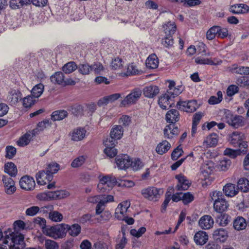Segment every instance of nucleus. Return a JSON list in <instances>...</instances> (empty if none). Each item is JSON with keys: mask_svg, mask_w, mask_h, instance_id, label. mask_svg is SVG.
<instances>
[{"mask_svg": "<svg viewBox=\"0 0 249 249\" xmlns=\"http://www.w3.org/2000/svg\"><path fill=\"white\" fill-rule=\"evenodd\" d=\"M194 199V196L191 193L186 192L182 193V201L183 204L185 205L188 204L193 201Z\"/></svg>", "mask_w": 249, "mask_h": 249, "instance_id": "63", "label": "nucleus"}, {"mask_svg": "<svg viewBox=\"0 0 249 249\" xmlns=\"http://www.w3.org/2000/svg\"><path fill=\"white\" fill-rule=\"evenodd\" d=\"M142 95V91L139 89H135L127 95L121 102L124 107L134 104L139 100Z\"/></svg>", "mask_w": 249, "mask_h": 249, "instance_id": "11", "label": "nucleus"}, {"mask_svg": "<svg viewBox=\"0 0 249 249\" xmlns=\"http://www.w3.org/2000/svg\"><path fill=\"white\" fill-rule=\"evenodd\" d=\"M194 239L197 245H203L208 240V235L205 231H199L195 234Z\"/></svg>", "mask_w": 249, "mask_h": 249, "instance_id": "32", "label": "nucleus"}, {"mask_svg": "<svg viewBox=\"0 0 249 249\" xmlns=\"http://www.w3.org/2000/svg\"><path fill=\"white\" fill-rule=\"evenodd\" d=\"M44 88V85L42 84L36 85L32 89V95L36 99L39 98L43 93Z\"/></svg>", "mask_w": 249, "mask_h": 249, "instance_id": "48", "label": "nucleus"}, {"mask_svg": "<svg viewBox=\"0 0 249 249\" xmlns=\"http://www.w3.org/2000/svg\"><path fill=\"white\" fill-rule=\"evenodd\" d=\"M51 123L48 120H45L39 122L36 128L32 130H36L35 135H37L40 131H43L45 128L50 127Z\"/></svg>", "mask_w": 249, "mask_h": 249, "instance_id": "49", "label": "nucleus"}, {"mask_svg": "<svg viewBox=\"0 0 249 249\" xmlns=\"http://www.w3.org/2000/svg\"><path fill=\"white\" fill-rule=\"evenodd\" d=\"M218 26H214L211 27L207 32L206 37L209 40L213 39L216 36H217Z\"/></svg>", "mask_w": 249, "mask_h": 249, "instance_id": "60", "label": "nucleus"}, {"mask_svg": "<svg viewBox=\"0 0 249 249\" xmlns=\"http://www.w3.org/2000/svg\"><path fill=\"white\" fill-rule=\"evenodd\" d=\"M171 144L166 140H163L159 143L156 147V152L160 155L167 153L171 148Z\"/></svg>", "mask_w": 249, "mask_h": 249, "instance_id": "35", "label": "nucleus"}, {"mask_svg": "<svg viewBox=\"0 0 249 249\" xmlns=\"http://www.w3.org/2000/svg\"><path fill=\"white\" fill-rule=\"evenodd\" d=\"M147 68L151 69H156L159 65V60L155 54H151L146 59L145 62Z\"/></svg>", "mask_w": 249, "mask_h": 249, "instance_id": "41", "label": "nucleus"}, {"mask_svg": "<svg viewBox=\"0 0 249 249\" xmlns=\"http://www.w3.org/2000/svg\"><path fill=\"white\" fill-rule=\"evenodd\" d=\"M124 130L121 125L114 126L111 130L110 137L107 138L106 141H111V140H119L123 136Z\"/></svg>", "mask_w": 249, "mask_h": 249, "instance_id": "29", "label": "nucleus"}, {"mask_svg": "<svg viewBox=\"0 0 249 249\" xmlns=\"http://www.w3.org/2000/svg\"><path fill=\"white\" fill-rule=\"evenodd\" d=\"M77 68L79 72L83 75L89 74L91 71V66L88 64H80Z\"/></svg>", "mask_w": 249, "mask_h": 249, "instance_id": "61", "label": "nucleus"}, {"mask_svg": "<svg viewBox=\"0 0 249 249\" xmlns=\"http://www.w3.org/2000/svg\"><path fill=\"white\" fill-rule=\"evenodd\" d=\"M209 196L211 200L214 201L213 207L215 212L221 213L227 210L229 203L224 198L221 192L213 191L210 193Z\"/></svg>", "mask_w": 249, "mask_h": 249, "instance_id": "1", "label": "nucleus"}, {"mask_svg": "<svg viewBox=\"0 0 249 249\" xmlns=\"http://www.w3.org/2000/svg\"><path fill=\"white\" fill-rule=\"evenodd\" d=\"M19 183L20 188L26 191L33 190L36 186L34 178L27 175L22 177L20 178Z\"/></svg>", "mask_w": 249, "mask_h": 249, "instance_id": "13", "label": "nucleus"}, {"mask_svg": "<svg viewBox=\"0 0 249 249\" xmlns=\"http://www.w3.org/2000/svg\"><path fill=\"white\" fill-rule=\"evenodd\" d=\"M13 228L15 231H20L21 230H29V226H27L25 223L21 220L15 221L13 223Z\"/></svg>", "mask_w": 249, "mask_h": 249, "instance_id": "51", "label": "nucleus"}, {"mask_svg": "<svg viewBox=\"0 0 249 249\" xmlns=\"http://www.w3.org/2000/svg\"><path fill=\"white\" fill-rule=\"evenodd\" d=\"M245 135L239 131H234L228 135V141L233 147L241 149L243 153H246L248 148V143L245 141Z\"/></svg>", "mask_w": 249, "mask_h": 249, "instance_id": "2", "label": "nucleus"}, {"mask_svg": "<svg viewBox=\"0 0 249 249\" xmlns=\"http://www.w3.org/2000/svg\"><path fill=\"white\" fill-rule=\"evenodd\" d=\"M214 224L213 218L211 215H204L202 216L198 221L199 226L203 230H209L211 229Z\"/></svg>", "mask_w": 249, "mask_h": 249, "instance_id": "17", "label": "nucleus"}, {"mask_svg": "<svg viewBox=\"0 0 249 249\" xmlns=\"http://www.w3.org/2000/svg\"><path fill=\"white\" fill-rule=\"evenodd\" d=\"M197 52L198 53H204L202 55L210 56L212 54L210 52L206 53V46L203 43H199L198 48L196 49L195 46L191 45L187 49V53L189 55H192Z\"/></svg>", "mask_w": 249, "mask_h": 249, "instance_id": "21", "label": "nucleus"}, {"mask_svg": "<svg viewBox=\"0 0 249 249\" xmlns=\"http://www.w3.org/2000/svg\"><path fill=\"white\" fill-rule=\"evenodd\" d=\"M214 169V163L209 160H206L202 164L199 172V176L202 180L208 178Z\"/></svg>", "mask_w": 249, "mask_h": 249, "instance_id": "12", "label": "nucleus"}, {"mask_svg": "<svg viewBox=\"0 0 249 249\" xmlns=\"http://www.w3.org/2000/svg\"><path fill=\"white\" fill-rule=\"evenodd\" d=\"M96 216L95 219L98 222L107 221L111 217L110 213L107 211H105L104 212L101 213L100 215H96Z\"/></svg>", "mask_w": 249, "mask_h": 249, "instance_id": "59", "label": "nucleus"}, {"mask_svg": "<svg viewBox=\"0 0 249 249\" xmlns=\"http://www.w3.org/2000/svg\"><path fill=\"white\" fill-rule=\"evenodd\" d=\"M121 97L120 93H114L108 96H106L100 99L98 101V105L99 106H103L107 105L109 103H112Z\"/></svg>", "mask_w": 249, "mask_h": 249, "instance_id": "33", "label": "nucleus"}, {"mask_svg": "<svg viewBox=\"0 0 249 249\" xmlns=\"http://www.w3.org/2000/svg\"><path fill=\"white\" fill-rule=\"evenodd\" d=\"M238 189L243 192L249 191V181L246 178H241L237 182Z\"/></svg>", "mask_w": 249, "mask_h": 249, "instance_id": "47", "label": "nucleus"}, {"mask_svg": "<svg viewBox=\"0 0 249 249\" xmlns=\"http://www.w3.org/2000/svg\"><path fill=\"white\" fill-rule=\"evenodd\" d=\"M229 10L234 14H245L249 11V7L243 3H239L230 6Z\"/></svg>", "mask_w": 249, "mask_h": 249, "instance_id": "26", "label": "nucleus"}, {"mask_svg": "<svg viewBox=\"0 0 249 249\" xmlns=\"http://www.w3.org/2000/svg\"><path fill=\"white\" fill-rule=\"evenodd\" d=\"M213 235L215 240L221 242H225L229 237L227 230L223 228H219L214 230Z\"/></svg>", "mask_w": 249, "mask_h": 249, "instance_id": "27", "label": "nucleus"}, {"mask_svg": "<svg viewBox=\"0 0 249 249\" xmlns=\"http://www.w3.org/2000/svg\"><path fill=\"white\" fill-rule=\"evenodd\" d=\"M68 115L67 111L59 110L53 112L51 115V119L53 121H60L66 118Z\"/></svg>", "mask_w": 249, "mask_h": 249, "instance_id": "43", "label": "nucleus"}, {"mask_svg": "<svg viewBox=\"0 0 249 249\" xmlns=\"http://www.w3.org/2000/svg\"><path fill=\"white\" fill-rule=\"evenodd\" d=\"M195 62L200 65H219L221 64L222 61L218 58H205L202 56H198L195 59Z\"/></svg>", "mask_w": 249, "mask_h": 249, "instance_id": "20", "label": "nucleus"}, {"mask_svg": "<svg viewBox=\"0 0 249 249\" xmlns=\"http://www.w3.org/2000/svg\"><path fill=\"white\" fill-rule=\"evenodd\" d=\"M46 169L53 176L60 170V165L56 162H52L47 165Z\"/></svg>", "mask_w": 249, "mask_h": 249, "instance_id": "57", "label": "nucleus"}, {"mask_svg": "<svg viewBox=\"0 0 249 249\" xmlns=\"http://www.w3.org/2000/svg\"><path fill=\"white\" fill-rule=\"evenodd\" d=\"M86 160V157L84 156H79L74 159L71 163V166L72 168H77L82 166Z\"/></svg>", "mask_w": 249, "mask_h": 249, "instance_id": "58", "label": "nucleus"}, {"mask_svg": "<svg viewBox=\"0 0 249 249\" xmlns=\"http://www.w3.org/2000/svg\"><path fill=\"white\" fill-rule=\"evenodd\" d=\"M231 217L228 214L223 213L221 214L217 219V222L218 223L220 226L225 227L230 222Z\"/></svg>", "mask_w": 249, "mask_h": 249, "instance_id": "50", "label": "nucleus"}, {"mask_svg": "<svg viewBox=\"0 0 249 249\" xmlns=\"http://www.w3.org/2000/svg\"><path fill=\"white\" fill-rule=\"evenodd\" d=\"M21 96L22 94L19 90L11 89L7 95V102L11 105H15L21 99Z\"/></svg>", "mask_w": 249, "mask_h": 249, "instance_id": "19", "label": "nucleus"}, {"mask_svg": "<svg viewBox=\"0 0 249 249\" xmlns=\"http://www.w3.org/2000/svg\"><path fill=\"white\" fill-rule=\"evenodd\" d=\"M53 176L47 172V170L38 172L36 174L37 183L41 185H43L50 182L53 179Z\"/></svg>", "mask_w": 249, "mask_h": 249, "instance_id": "15", "label": "nucleus"}, {"mask_svg": "<svg viewBox=\"0 0 249 249\" xmlns=\"http://www.w3.org/2000/svg\"><path fill=\"white\" fill-rule=\"evenodd\" d=\"M230 71L233 73L240 74H249V67H238L235 65H233L231 68Z\"/></svg>", "mask_w": 249, "mask_h": 249, "instance_id": "46", "label": "nucleus"}, {"mask_svg": "<svg viewBox=\"0 0 249 249\" xmlns=\"http://www.w3.org/2000/svg\"><path fill=\"white\" fill-rule=\"evenodd\" d=\"M163 192L162 189L153 186L144 188L141 191L142 194L144 198L153 201H157L163 194Z\"/></svg>", "mask_w": 249, "mask_h": 249, "instance_id": "8", "label": "nucleus"}, {"mask_svg": "<svg viewBox=\"0 0 249 249\" xmlns=\"http://www.w3.org/2000/svg\"><path fill=\"white\" fill-rule=\"evenodd\" d=\"M4 172L11 177H15L17 174V169L15 164L12 162H7L4 165Z\"/></svg>", "mask_w": 249, "mask_h": 249, "instance_id": "42", "label": "nucleus"}, {"mask_svg": "<svg viewBox=\"0 0 249 249\" xmlns=\"http://www.w3.org/2000/svg\"><path fill=\"white\" fill-rule=\"evenodd\" d=\"M64 223L57 224L54 226H47L43 229V233L54 239L62 238L66 236Z\"/></svg>", "mask_w": 249, "mask_h": 249, "instance_id": "3", "label": "nucleus"}, {"mask_svg": "<svg viewBox=\"0 0 249 249\" xmlns=\"http://www.w3.org/2000/svg\"><path fill=\"white\" fill-rule=\"evenodd\" d=\"M183 90L182 86L175 87V82L173 81H169L168 89L166 92L172 99L180 94Z\"/></svg>", "mask_w": 249, "mask_h": 249, "instance_id": "18", "label": "nucleus"}, {"mask_svg": "<svg viewBox=\"0 0 249 249\" xmlns=\"http://www.w3.org/2000/svg\"><path fill=\"white\" fill-rule=\"evenodd\" d=\"M36 101V99L32 95H28L22 99L23 106L26 108L30 107L34 105Z\"/></svg>", "mask_w": 249, "mask_h": 249, "instance_id": "56", "label": "nucleus"}, {"mask_svg": "<svg viewBox=\"0 0 249 249\" xmlns=\"http://www.w3.org/2000/svg\"><path fill=\"white\" fill-rule=\"evenodd\" d=\"M77 68L76 64L73 62H70L66 63L62 68L64 72L69 74L72 72Z\"/></svg>", "mask_w": 249, "mask_h": 249, "instance_id": "53", "label": "nucleus"}, {"mask_svg": "<svg viewBox=\"0 0 249 249\" xmlns=\"http://www.w3.org/2000/svg\"><path fill=\"white\" fill-rule=\"evenodd\" d=\"M2 180L4 186L6 193L8 195L13 194L16 190L15 182L13 179L8 176H3Z\"/></svg>", "mask_w": 249, "mask_h": 249, "instance_id": "16", "label": "nucleus"}, {"mask_svg": "<svg viewBox=\"0 0 249 249\" xmlns=\"http://www.w3.org/2000/svg\"><path fill=\"white\" fill-rule=\"evenodd\" d=\"M91 71L96 74H99L104 70L103 65L100 62H95L91 65Z\"/></svg>", "mask_w": 249, "mask_h": 249, "instance_id": "62", "label": "nucleus"}, {"mask_svg": "<svg viewBox=\"0 0 249 249\" xmlns=\"http://www.w3.org/2000/svg\"><path fill=\"white\" fill-rule=\"evenodd\" d=\"M242 153H243V151L241 150V149L234 150L230 148H226L224 151L225 155L228 156L231 158H235Z\"/></svg>", "mask_w": 249, "mask_h": 249, "instance_id": "52", "label": "nucleus"}, {"mask_svg": "<svg viewBox=\"0 0 249 249\" xmlns=\"http://www.w3.org/2000/svg\"><path fill=\"white\" fill-rule=\"evenodd\" d=\"M130 206V202L129 200L120 203L115 209V217L118 220L124 219L126 215H129Z\"/></svg>", "mask_w": 249, "mask_h": 249, "instance_id": "9", "label": "nucleus"}, {"mask_svg": "<svg viewBox=\"0 0 249 249\" xmlns=\"http://www.w3.org/2000/svg\"><path fill=\"white\" fill-rule=\"evenodd\" d=\"M159 92V89L156 86L151 85L145 87L143 89V93L145 97L152 98Z\"/></svg>", "mask_w": 249, "mask_h": 249, "instance_id": "34", "label": "nucleus"}, {"mask_svg": "<svg viewBox=\"0 0 249 249\" xmlns=\"http://www.w3.org/2000/svg\"><path fill=\"white\" fill-rule=\"evenodd\" d=\"M223 99L222 92L218 91L216 95L212 96L208 100V103L210 105H215L219 103Z\"/></svg>", "mask_w": 249, "mask_h": 249, "instance_id": "54", "label": "nucleus"}, {"mask_svg": "<svg viewBox=\"0 0 249 249\" xmlns=\"http://www.w3.org/2000/svg\"><path fill=\"white\" fill-rule=\"evenodd\" d=\"M164 137L167 139H172L177 136L179 132V129L175 124H170L165 126L163 130Z\"/></svg>", "mask_w": 249, "mask_h": 249, "instance_id": "25", "label": "nucleus"}, {"mask_svg": "<svg viewBox=\"0 0 249 249\" xmlns=\"http://www.w3.org/2000/svg\"><path fill=\"white\" fill-rule=\"evenodd\" d=\"M176 178L178 183L176 186V189L178 191L186 190L189 187L191 183L187 178L182 174L176 176Z\"/></svg>", "mask_w": 249, "mask_h": 249, "instance_id": "22", "label": "nucleus"}, {"mask_svg": "<svg viewBox=\"0 0 249 249\" xmlns=\"http://www.w3.org/2000/svg\"><path fill=\"white\" fill-rule=\"evenodd\" d=\"M177 108L178 109L187 112H193L198 108L199 106L196 100L188 101H179L177 104Z\"/></svg>", "mask_w": 249, "mask_h": 249, "instance_id": "10", "label": "nucleus"}, {"mask_svg": "<svg viewBox=\"0 0 249 249\" xmlns=\"http://www.w3.org/2000/svg\"><path fill=\"white\" fill-rule=\"evenodd\" d=\"M36 130H30L22 135L18 141L17 143L19 146H25L32 140L35 135Z\"/></svg>", "mask_w": 249, "mask_h": 249, "instance_id": "23", "label": "nucleus"}, {"mask_svg": "<svg viewBox=\"0 0 249 249\" xmlns=\"http://www.w3.org/2000/svg\"><path fill=\"white\" fill-rule=\"evenodd\" d=\"M115 162L118 168L125 170L130 167L131 159L127 155H119L115 158Z\"/></svg>", "mask_w": 249, "mask_h": 249, "instance_id": "14", "label": "nucleus"}, {"mask_svg": "<svg viewBox=\"0 0 249 249\" xmlns=\"http://www.w3.org/2000/svg\"><path fill=\"white\" fill-rule=\"evenodd\" d=\"M4 233L5 234V239L3 241L4 244H7L9 241H11L10 249H22L24 242V237L22 235L14 236L11 229H8Z\"/></svg>", "mask_w": 249, "mask_h": 249, "instance_id": "4", "label": "nucleus"}, {"mask_svg": "<svg viewBox=\"0 0 249 249\" xmlns=\"http://www.w3.org/2000/svg\"><path fill=\"white\" fill-rule=\"evenodd\" d=\"M126 71V72H122L121 74L124 76H128L131 75H135L138 74L140 72V71L139 70L138 67L137 65L132 63L129 64L123 71Z\"/></svg>", "mask_w": 249, "mask_h": 249, "instance_id": "39", "label": "nucleus"}, {"mask_svg": "<svg viewBox=\"0 0 249 249\" xmlns=\"http://www.w3.org/2000/svg\"><path fill=\"white\" fill-rule=\"evenodd\" d=\"M163 28L166 36H172L176 31V25L174 22L169 21L163 25Z\"/></svg>", "mask_w": 249, "mask_h": 249, "instance_id": "44", "label": "nucleus"}, {"mask_svg": "<svg viewBox=\"0 0 249 249\" xmlns=\"http://www.w3.org/2000/svg\"><path fill=\"white\" fill-rule=\"evenodd\" d=\"M223 191L226 196L233 197L238 193V189L235 188L234 184L232 183L226 184L223 188Z\"/></svg>", "mask_w": 249, "mask_h": 249, "instance_id": "36", "label": "nucleus"}, {"mask_svg": "<svg viewBox=\"0 0 249 249\" xmlns=\"http://www.w3.org/2000/svg\"><path fill=\"white\" fill-rule=\"evenodd\" d=\"M86 130L84 128L78 127L74 129L72 133L71 139L74 141L82 140L86 136Z\"/></svg>", "mask_w": 249, "mask_h": 249, "instance_id": "37", "label": "nucleus"}, {"mask_svg": "<svg viewBox=\"0 0 249 249\" xmlns=\"http://www.w3.org/2000/svg\"><path fill=\"white\" fill-rule=\"evenodd\" d=\"M143 163L139 159H131L130 166L133 170L137 171L140 169L143 166Z\"/></svg>", "mask_w": 249, "mask_h": 249, "instance_id": "64", "label": "nucleus"}, {"mask_svg": "<svg viewBox=\"0 0 249 249\" xmlns=\"http://www.w3.org/2000/svg\"><path fill=\"white\" fill-rule=\"evenodd\" d=\"M165 118L167 122L174 124L178 121L179 114L178 110L171 109L166 113Z\"/></svg>", "mask_w": 249, "mask_h": 249, "instance_id": "38", "label": "nucleus"}, {"mask_svg": "<svg viewBox=\"0 0 249 249\" xmlns=\"http://www.w3.org/2000/svg\"><path fill=\"white\" fill-rule=\"evenodd\" d=\"M104 143L106 146L104 149L105 153L110 158L115 157L117 154V150L114 148L115 145L114 141L112 140L111 141L105 140Z\"/></svg>", "mask_w": 249, "mask_h": 249, "instance_id": "24", "label": "nucleus"}, {"mask_svg": "<svg viewBox=\"0 0 249 249\" xmlns=\"http://www.w3.org/2000/svg\"><path fill=\"white\" fill-rule=\"evenodd\" d=\"M218 141V136L216 133H212L206 137L203 141V145L207 147L215 146Z\"/></svg>", "mask_w": 249, "mask_h": 249, "instance_id": "31", "label": "nucleus"}, {"mask_svg": "<svg viewBox=\"0 0 249 249\" xmlns=\"http://www.w3.org/2000/svg\"><path fill=\"white\" fill-rule=\"evenodd\" d=\"M66 234L68 232L69 234L72 237L77 236L81 231V227L78 224H73L71 225L64 224Z\"/></svg>", "mask_w": 249, "mask_h": 249, "instance_id": "28", "label": "nucleus"}, {"mask_svg": "<svg viewBox=\"0 0 249 249\" xmlns=\"http://www.w3.org/2000/svg\"><path fill=\"white\" fill-rule=\"evenodd\" d=\"M49 219L55 222H60L62 220L63 216L62 214L57 211H52L49 213Z\"/></svg>", "mask_w": 249, "mask_h": 249, "instance_id": "55", "label": "nucleus"}, {"mask_svg": "<svg viewBox=\"0 0 249 249\" xmlns=\"http://www.w3.org/2000/svg\"><path fill=\"white\" fill-rule=\"evenodd\" d=\"M70 195L69 192L67 190H57L38 194L36 198L40 200H50L64 198L69 196Z\"/></svg>", "mask_w": 249, "mask_h": 249, "instance_id": "7", "label": "nucleus"}, {"mask_svg": "<svg viewBox=\"0 0 249 249\" xmlns=\"http://www.w3.org/2000/svg\"><path fill=\"white\" fill-rule=\"evenodd\" d=\"M223 119L230 126L235 128L245 125V120L242 116L234 115L229 110L225 111Z\"/></svg>", "mask_w": 249, "mask_h": 249, "instance_id": "6", "label": "nucleus"}, {"mask_svg": "<svg viewBox=\"0 0 249 249\" xmlns=\"http://www.w3.org/2000/svg\"><path fill=\"white\" fill-rule=\"evenodd\" d=\"M51 80L53 83L63 85L64 81V74L62 72H56L51 76Z\"/></svg>", "mask_w": 249, "mask_h": 249, "instance_id": "45", "label": "nucleus"}, {"mask_svg": "<svg viewBox=\"0 0 249 249\" xmlns=\"http://www.w3.org/2000/svg\"><path fill=\"white\" fill-rule=\"evenodd\" d=\"M98 178L99 182L97 185V189L101 192L110 190L117 183L116 178L112 175H100Z\"/></svg>", "mask_w": 249, "mask_h": 249, "instance_id": "5", "label": "nucleus"}, {"mask_svg": "<svg viewBox=\"0 0 249 249\" xmlns=\"http://www.w3.org/2000/svg\"><path fill=\"white\" fill-rule=\"evenodd\" d=\"M173 99L166 92L159 99V105L163 109H167L171 107Z\"/></svg>", "mask_w": 249, "mask_h": 249, "instance_id": "30", "label": "nucleus"}, {"mask_svg": "<svg viewBox=\"0 0 249 249\" xmlns=\"http://www.w3.org/2000/svg\"><path fill=\"white\" fill-rule=\"evenodd\" d=\"M247 225L246 220L242 216L237 217L233 221V228L236 231H239L245 229Z\"/></svg>", "mask_w": 249, "mask_h": 249, "instance_id": "40", "label": "nucleus"}]
</instances>
